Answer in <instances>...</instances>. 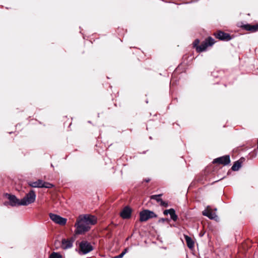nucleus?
Segmentation results:
<instances>
[{
    "label": "nucleus",
    "instance_id": "obj_15",
    "mask_svg": "<svg viewBox=\"0 0 258 258\" xmlns=\"http://www.w3.org/2000/svg\"><path fill=\"white\" fill-rule=\"evenodd\" d=\"M241 166V163L239 161H237L234 162L231 169L233 171H238Z\"/></svg>",
    "mask_w": 258,
    "mask_h": 258
},
{
    "label": "nucleus",
    "instance_id": "obj_18",
    "mask_svg": "<svg viewBox=\"0 0 258 258\" xmlns=\"http://www.w3.org/2000/svg\"><path fill=\"white\" fill-rule=\"evenodd\" d=\"M162 195L161 194H159V195H152L151 196V199H152V200H156L157 202L158 203H160V201H161V199L160 198V197H161Z\"/></svg>",
    "mask_w": 258,
    "mask_h": 258
},
{
    "label": "nucleus",
    "instance_id": "obj_27",
    "mask_svg": "<svg viewBox=\"0 0 258 258\" xmlns=\"http://www.w3.org/2000/svg\"><path fill=\"white\" fill-rule=\"evenodd\" d=\"M169 220L166 218H161L159 220V222H164L165 221H168Z\"/></svg>",
    "mask_w": 258,
    "mask_h": 258
},
{
    "label": "nucleus",
    "instance_id": "obj_21",
    "mask_svg": "<svg viewBox=\"0 0 258 258\" xmlns=\"http://www.w3.org/2000/svg\"><path fill=\"white\" fill-rule=\"evenodd\" d=\"M258 30V25H251L250 31L255 32Z\"/></svg>",
    "mask_w": 258,
    "mask_h": 258
},
{
    "label": "nucleus",
    "instance_id": "obj_9",
    "mask_svg": "<svg viewBox=\"0 0 258 258\" xmlns=\"http://www.w3.org/2000/svg\"><path fill=\"white\" fill-rule=\"evenodd\" d=\"M6 196L9 199L10 201V205L12 207H15L17 206H21L20 204V201L17 198V197L15 195H10L9 194H7Z\"/></svg>",
    "mask_w": 258,
    "mask_h": 258
},
{
    "label": "nucleus",
    "instance_id": "obj_4",
    "mask_svg": "<svg viewBox=\"0 0 258 258\" xmlns=\"http://www.w3.org/2000/svg\"><path fill=\"white\" fill-rule=\"evenodd\" d=\"M28 185L31 187L37 188L45 187L50 188L53 186L52 184L43 181L41 179H38L36 181H29L28 182Z\"/></svg>",
    "mask_w": 258,
    "mask_h": 258
},
{
    "label": "nucleus",
    "instance_id": "obj_24",
    "mask_svg": "<svg viewBox=\"0 0 258 258\" xmlns=\"http://www.w3.org/2000/svg\"><path fill=\"white\" fill-rule=\"evenodd\" d=\"M77 244L78 246L77 250L79 253H81V242L77 241Z\"/></svg>",
    "mask_w": 258,
    "mask_h": 258
},
{
    "label": "nucleus",
    "instance_id": "obj_11",
    "mask_svg": "<svg viewBox=\"0 0 258 258\" xmlns=\"http://www.w3.org/2000/svg\"><path fill=\"white\" fill-rule=\"evenodd\" d=\"M132 209L128 206L125 207L120 212V215L123 219H128L131 216Z\"/></svg>",
    "mask_w": 258,
    "mask_h": 258
},
{
    "label": "nucleus",
    "instance_id": "obj_19",
    "mask_svg": "<svg viewBox=\"0 0 258 258\" xmlns=\"http://www.w3.org/2000/svg\"><path fill=\"white\" fill-rule=\"evenodd\" d=\"M49 258H62V256L58 252H53L50 254Z\"/></svg>",
    "mask_w": 258,
    "mask_h": 258
},
{
    "label": "nucleus",
    "instance_id": "obj_25",
    "mask_svg": "<svg viewBox=\"0 0 258 258\" xmlns=\"http://www.w3.org/2000/svg\"><path fill=\"white\" fill-rule=\"evenodd\" d=\"M171 210V209H168V210H165V211H164L163 214L165 215H167L168 214H169L170 213Z\"/></svg>",
    "mask_w": 258,
    "mask_h": 258
},
{
    "label": "nucleus",
    "instance_id": "obj_17",
    "mask_svg": "<svg viewBox=\"0 0 258 258\" xmlns=\"http://www.w3.org/2000/svg\"><path fill=\"white\" fill-rule=\"evenodd\" d=\"M205 41L207 44L208 46H211L215 43L214 39L211 37H208Z\"/></svg>",
    "mask_w": 258,
    "mask_h": 258
},
{
    "label": "nucleus",
    "instance_id": "obj_29",
    "mask_svg": "<svg viewBox=\"0 0 258 258\" xmlns=\"http://www.w3.org/2000/svg\"><path fill=\"white\" fill-rule=\"evenodd\" d=\"M150 180V179H146V182H149Z\"/></svg>",
    "mask_w": 258,
    "mask_h": 258
},
{
    "label": "nucleus",
    "instance_id": "obj_10",
    "mask_svg": "<svg viewBox=\"0 0 258 258\" xmlns=\"http://www.w3.org/2000/svg\"><path fill=\"white\" fill-rule=\"evenodd\" d=\"M215 36L217 38L221 40L229 41L231 39L230 34L222 31H219L215 33Z\"/></svg>",
    "mask_w": 258,
    "mask_h": 258
},
{
    "label": "nucleus",
    "instance_id": "obj_2",
    "mask_svg": "<svg viewBox=\"0 0 258 258\" xmlns=\"http://www.w3.org/2000/svg\"><path fill=\"white\" fill-rule=\"evenodd\" d=\"M97 218L90 214L82 215V234L89 231L93 225L96 224Z\"/></svg>",
    "mask_w": 258,
    "mask_h": 258
},
{
    "label": "nucleus",
    "instance_id": "obj_22",
    "mask_svg": "<svg viewBox=\"0 0 258 258\" xmlns=\"http://www.w3.org/2000/svg\"><path fill=\"white\" fill-rule=\"evenodd\" d=\"M160 205L164 207H167L168 206V203L163 201L162 200L160 201Z\"/></svg>",
    "mask_w": 258,
    "mask_h": 258
},
{
    "label": "nucleus",
    "instance_id": "obj_5",
    "mask_svg": "<svg viewBox=\"0 0 258 258\" xmlns=\"http://www.w3.org/2000/svg\"><path fill=\"white\" fill-rule=\"evenodd\" d=\"M156 217L157 215L154 212L148 210H144L140 213V221L141 222H145L150 218Z\"/></svg>",
    "mask_w": 258,
    "mask_h": 258
},
{
    "label": "nucleus",
    "instance_id": "obj_1",
    "mask_svg": "<svg viewBox=\"0 0 258 258\" xmlns=\"http://www.w3.org/2000/svg\"><path fill=\"white\" fill-rule=\"evenodd\" d=\"M80 216L78 217L77 223L75 224L76 229L73 236L70 239H62L61 241V247L63 249H67L71 248L73 243L76 240L77 237L81 234V219Z\"/></svg>",
    "mask_w": 258,
    "mask_h": 258
},
{
    "label": "nucleus",
    "instance_id": "obj_7",
    "mask_svg": "<svg viewBox=\"0 0 258 258\" xmlns=\"http://www.w3.org/2000/svg\"><path fill=\"white\" fill-rule=\"evenodd\" d=\"M230 162V156L229 155L223 156L217 158L215 159L213 163H218L220 164H223L224 165H226L228 164Z\"/></svg>",
    "mask_w": 258,
    "mask_h": 258
},
{
    "label": "nucleus",
    "instance_id": "obj_16",
    "mask_svg": "<svg viewBox=\"0 0 258 258\" xmlns=\"http://www.w3.org/2000/svg\"><path fill=\"white\" fill-rule=\"evenodd\" d=\"M171 219L174 221H176L177 219V216L175 214L174 209L171 208V210L169 214Z\"/></svg>",
    "mask_w": 258,
    "mask_h": 258
},
{
    "label": "nucleus",
    "instance_id": "obj_8",
    "mask_svg": "<svg viewBox=\"0 0 258 258\" xmlns=\"http://www.w3.org/2000/svg\"><path fill=\"white\" fill-rule=\"evenodd\" d=\"M93 250L91 244L87 241H82V254H87Z\"/></svg>",
    "mask_w": 258,
    "mask_h": 258
},
{
    "label": "nucleus",
    "instance_id": "obj_28",
    "mask_svg": "<svg viewBox=\"0 0 258 258\" xmlns=\"http://www.w3.org/2000/svg\"><path fill=\"white\" fill-rule=\"evenodd\" d=\"M127 249L125 248L121 253H124V254L127 252Z\"/></svg>",
    "mask_w": 258,
    "mask_h": 258
},
{
    "label": "nucleus",
    "instance_id": "obj_20",
    "mask_svg": "<svg viewBox=\"0 0 258 258\" xmlns=\"http://www.w3.org/2000/svg\"><path fill=\"white\" fill-rule=\"evenodd\" d=\"M200 43V40L198 39H196L194 42H193V46L194 47L196 48L197 49V47H199V44Z\"/></svg>",
    "mask_w": 258,
    "mask_h": 258
},
{
    "label": "nucleus",
    "instance_id": "obj_12",
    "mask_svg": "<svg viewBox=\"0 0 258 258\" xmlns=\"http://www.w3.org/2000/svg\"><path fill=\"white\" fill-rule=\"evenodd\" d=\"M202 213L204 216L208 217L210 219H214L217 217L215 213H213L209 210H204Z\"/></svg>",
    "mask_w": 258,
    "mask_h": 258
},
{
    "label": "nucleus",
    "instance_id": "obj_13",
    "mask_svg": "<svg viewBox=\"0 0 258 258\" xmlns=\"http://www.w3.org/2000/svg\"><path fill=\"white\" fill-rule=\"evenodd\" d=\"M184 238L186 241L187 246L190 249L194 247V241L192 239L187 235H184Z\"/></svg>",
    "mask_w": 258,
    "mask_h": 258
},
{
    "label": "nucleus",
    "instance_id": "obj_3",
    "mask_svg": "<svg viewBox=\"0 0 258 258\" xmlns=\"http://www.w3.org/2000/svg\"><path fill=\"white\" fill-rule=\"evenodd\" d=\"M36 195L33 190H31L25 196L20 200V205L27 206L34 203L36 200Z\"/></svg>",
    "mask_w": 258,
    "mask_h": 258
},
{
    "label": "nucleus",
    "instance_id": "obj_6",
    "mask_svg": "<svg viewBox=\"0 0 258 258\" xmlns=\"http://www.w3.org/2000/svg\"><path fill=\"white\" fill-rule=\"evenodd\" d=\"M49 216L50 219L53 222L61 226L66 225L67 221V219L66 218L61 217L59 215L53 213H49Z\"/></svg>",
    "mask_w": 258,
    "mask_h": 258
},
{
    "label": "nucleus",
    "instance_id": "obj_23",
    "mask_svg": "<svg viewBox=\"0 0 258 258\" xmlns=\"http://www.w3.org/2000/svg\"><path fill=\"white\" fill-rule=\"evenodd\" d=\"M251 26V25H250L249 24H246V25H245L243 26V28L245 30L250 31Z\"/></svg>",
    "mask_w": 258,
    "mask_h": 258
},
{
    "label": "nucleus",
    "instance_id": "obj_14",
    "mask_svg": "<svg viewBox=\"0 0 258 258\" xmlns=\"http://www.w3.org/2000/svg\"><path fill=\"white\" fill-rule=\"evenodd\" d=\"M207 44L206 43L205 41H204L200 45H199V47H197V51L198 52H203L207 49L208 47Z\"/></svg>",
    "mask_w": 258,
    "mask_h": 258
},
{
    "label": "nucleus",
    "instance_id": "obj_26",
    "mask_svg": "<svg viewBox=\"0 0 258 258\" xmlns=\"http://www.w3.org/2000/svg\"><path fill=\"white\" fill-rule=\"evenodd\" d=\"M124 255V253H121L119 255L114 256L113 258H122Z\"/></svg>",
    "mask_w": 258,
    "mask_h": 258
}]
</instances>
